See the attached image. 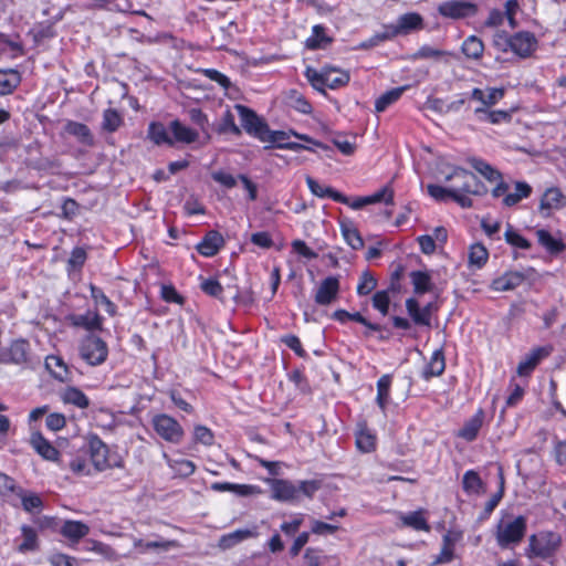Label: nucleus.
I'll list each match as a JSON object with an SVG mask.
<instances>
[{
	"label": "nucleus",
	"mask_w": 566,
	"mask_h": 566,
	"mask_svg": "<svg viewBox=\"0 0 566 566\" xmlns=\"http://www.w3.org/2000/svg\"><path fill=\"white\" fill-rule=\"evenodd\" d=\"M411 283L413 285V292L417 295H423L433 290V283L431 276L426 271H412L410 273Z\"/></svg>",
	"instance_id": "obj_40"
},
{
	"label": "nucleus",
	"mask_w": 566,
	"mask_h": 566,
	"mask_svg": "<svg viewBox=\"0 0 566 566\" xmlns=\"http://www.w3.org/2000/svg\"><path fill=\"white\" fill-rule=\"evenodd\" d=\"M462 489L467 494H481L484 492V483L479 473L468 470L462 478Z\"/></svg>",
	"instance_id": "obj_42"
},
{
	"label": "nucleus",
	"mask_w": 566,
	"mask_h": 566,
	"mask_svg": "<svg viewBox=\"0 0 566 566\" xmlns=\"http://www.w3.org/2000/svg\"><path fill=\"white\" fill-rule=\"evenodd\" d=\"M22 542L18 545L20 553L34 552L39 548L36 531L29 526L22 525L21 527Z\"/></svg>",
	"instance_id": "obj_46"
},
{
	"label": "nucleus",
	"mask_w": 566,
	"mask_h": 566,
	"mask_svg": "<svg viewBox=\"0 0 566 566\" xmlns=\"http://www.w3.org/2000/svg\"><path fill=\"white\" fill-rule=\"evenodd\" d=\"M495 45L501 48L503 52L511 50L522 59L530 57L537 48V39L532 32L520 31L513 35L505 32L497 35Z\"/></svg>",
	"instance_id": "obj_4"
},
{
	"label": "nucleus",
	"mask_w": 566,
	"mask_h": 566,
	"mask_svg": "<svg viewBox=\"0 0 566 566\" xmlns=\"http://www.w3.org/2000/svg\"><path fill=\"white\" fill-rule=\"evenodd\" d=\"M339 291V279L337 276L329 275L321 281L315 292L314 301L319 306H328L338 298Z\"/></svg>",
	"instance_id": "obj_12"
},
{
	"label": "nucleus",
	"mask_w": 566,
	"mask_h": 566,
	"mask_svg": "<svg viewBox=\"0 0 566 566\" xmlns=\"http://www.w3.org/2000/svg\"><path fill=\"white\" fill-rule=\"evenodd\" d=\"M81 212V206L76 200L70 197H65L61 205V214L60 217L65 220H73Z\"/></svg>",
	"instance_id": "obj_62"
},
{
	"label": "nucleus",
	"mask_w": 566,
	"mask_h": 566,
	"mask_svg": "<svg viewBox=\"0 0 566 566\" xmlns=\"http://www.w3.org/2000/svg\"><path fill=\"white\" fill-rule=\"evenodd\" d=\"M394 36L408 35L424 28L423 18L418 12H407L398 17L396 23L388 24Z\"/></svg>",
	"instance_id": "obj_13"
},
{
	"label": "nucleus",
	"mask_w": 566,
	"mask_h": 566,
	"mask_svg": "<svg viewBox=\"0 0 566 566\" xmlns=\"http://www.w3.org/2000/svg\"><path fill=\"white\" fill-rule=\"evenodd\" d=\"M339 228L344 240L353 250L364 248V240L350 219L344 218L339 220Z\"/></svg>",
	"instance_id": "obj_27"
},
{
	"label": "nucleus",
	"mask_w": 566,
	"mask_h": 566,
	"mask_svg": "<svg viewBox=\"0 0 566 566\" xmlns=\"http://www.w3.org/2000/svg\"><path fill=\"white\" fill-rule=\"evenodd\" d=\"M525 280V275L520 271H507L491 282L490 289L495 292L513 291Z\"/></svg>",
	"instance_id": "obj_22"
},
{
	"label": "nucleus",
	"mask_w": 566,
	"mask_h": 566,
	"mask_svg": "<svg viewBox=\"0 0 566 566\" xmlns=\"http://www.w3.org/2000/svg\"><path fill=\"white\" fill-rule=\"evenodd\" d=\"M536 237L539 245H542L551 255H559L566 249L564 241L560 238L553 237L546 229H538L536 231Z\"/></svg>",
	"instance_id": "obj_26"
},
{
	"label": "nucleus",
	"mask_w": 566,
	"mask_h": 566,
	"mask_svg": "<svg viewBox=\"0 0 566 566\" xmlns=\"http://www.w3.org/2000/svg\"><path fill=\"white\" fill-rule=\"evenodd\" d=\"M154 431L165 441L174 444L181 442L185 431L181 424L166 413L155 415L151 419Z\"/></svg>",
	"instance_id": "obj_7"
},
{
	"label": "nucleus",
	"mask_w": 566,
	"mask_h": 566,
	"mask_svg": "<svg viewBox=\"0 0 566 566\" xmlns=\"http://www.w3.org/2000/svg\"><path fill=\"white\" fill-rule=\"evenodd\" d=\"M504 239L507 244L517 249L530 250L532 248L531 241L514 230L510 223L507 224L506 231L504 233Z\"/></svg>",
	"instance_id": "obj_55"
},
{
	"label": "nucleus",
	"mask_w": 566,
	"mask_h": 566,
	"mask_svg": "<svg viewBox=\"0 0 566 566\" xmlns=\"http://www.w3.org/2000/svg\"><path fill=\"white\" fill-rule=\"evenodd\" d=\"M91 297L97 305L104 306L105 311L108 315L114 316L116 314V305L109 300V297L104 293V291L94 285L90 284Z\"/></svg>",
	"instance_id": "obj_51"
},
{
	"label": "nucleus",
	"mask_w": 566,
	"mask_h": 566,
	"mask_svg": "<svg viewBox=\"0 0 566 566\" xmlns=\"http://www.w3.org/2000/svg\"><path fill=\"white\" fill-rule=\"evenodd\" d=\"M333 42V38L326 34V28L322 24H316L312 28V34L305 41V46L308 50L325 49Z\"/></svg>",
	"instance_id": "obj_33"
},
{
	"label": "nucleus",
	"mask_w": 566,
	"mask_h": 566,
	"mask_svg": "<svg viewBox=\"0 0 566 566\" xmlns=\"http://www.w3.org/2000/svg\"><path fill=\"white\" fill-rule=\"evenodd\" d=\"M169 130L171 135L172 147L176 144H192L198 140V130L188 127L179 119H174L169 124Z\"/></svg>",
	"instance_id": "obj_18"
},
{
	"label": "nucleus",
	"mask_w": 566,
	"mask_h": 566,
	"mask_svg": "<svg viewBox=\"0 0 566 566\" xmlns=\"http://www.w3.org/2000/svg\"><path fill=\"white\" fill-rule=\"evenodd\" d=\"M489 259L486 248L481 243H474L470 247L469 263L476 269H481Z\"/></svg>",
	"instance_id": "obj_54"
},
{
	"label": "nucleus",
	"mask_w": 566,
	"mask_h": 566,
	"mask_svg": "<svg viewBox=\"0 0 566 566\" xmlns=\"http://www.w3.org/2000/svg\"><path fill=\"white\" fill-rule=\"evenodd\" d=\"M479 7L470 0H447L438 6V13L447 19L462 20L475 17Z\"/></svg>",
	"instance_id": "obj_10"
},
{
	"label": "nucleus",
	"mask_w": 566,
	"mask_h": 566,
	"mask_svg": "<svg viewBox=\"0 0 566 566\" xmlns=\"http://www.w3.org/2000/svg\"><path fill=\"white\" fill-rule=\"evenodd\" d=\"M427 191L436 201L446 202L451 199L461 208L469 209L473 207V200L468 196L459 193V191L454 190L453 187L447 188L440 185L430 184L427 186Z\"/></svg>",
	"instance_id": "obj_11"
},
{
	"label": "nucleus",
	"mask_w": 566,
	"mask_h": 566,
	"mask_svg": "<svg viewBox=\"0 0 566 566\" xmlns=\"http://www.w3.org/2000/svg\"><path fill=\"white\" fill-rule=\"evenodd\" d=\"M392 384V375L385 374L377 380L376 403L382 412L387 410L390 402V389Z\"/></svg>",
	"instance_id": "obj_34"
},
{
	"label": "nucleus",
	"mask_w": 566,
	"mask_h": 566,
	"mask_svg": "<svg viewBox=\"0 0 566 566\" xmlns=\"http://www.w3.org/2000/svg\"><path fill=\"white\" fill-rule=\"evenodd\" d=\"M21 500L22 509L28 513H39L43 507V501L41 496L34 492L25 491L22 488H18L14 493Z\"/></svg>",
	"instance_id": "obj_38"
},
{
	"label": "nucleus",
	"mask_w": 566,
	"mask_h": 566,
	"mask_svg": "<svg viewBox=\"0 0 566 566\" xmlns=\"http://www.w3.org/2000/svg\"><path fill=\"white\" fill-rule=\"evenodd\" d=\"M533 192V188L526 181H515L514 192L504 196L502 203L505 207H514L523 199L528 198Z\"/></svg>",
	"instance_id": "obj_36"
},
{
	"label": "nucleus",
	"mask_w": 566,
	"mask_h": 566,
	"mask_svg": "<svg viewBox=\"0 0 566 566\" xmlns=\"http://www.w3.org/2000/svg\"><path fill=\"white\" fill-rule=\"evenodd\" d=\"M174 546H176L175 541L160 539L144 542L140 538L134 541V547L138 549L139 553H146L150 549L169 551Z\"/></svg>",
	"instance_id": "obj_53"
},
{
	"label": "nucleus",
	"mask_w": 566,
	"mask_h": 566,
	"mask_svg": "<svg viewBox=\"0 0 566 566\" xmlns=\"http://www.w3.org/2000/svg\"><path fill=\"white\" fill-rule=\"evenodd\" d=\"M377 286V280L373 275V273L368 270L364 271L359 276V282L357 285V294L359 296L368 295L374 291Z\"/></svg>",
	"instance_id": "obj_59"
},
{
	"label": "nucleus",
	"mask_w": 566,
	"mask_h": 566,
	"mask_svg": "<svg viewBox=\"0 0 566 566\" xmlns=\"http://www.w3.org/2000/svg\"><path fill=\"white\" fill-rule=\"evenodd\" d=\"M398 287L391 283L387 290L377 291L371 298L373 307L377 310L382 316L388 315L390 306V291L396 292Z\"/></svg>",
	"instance_id": "obj_44"
},
{
	"label": "nucleus",
	"mask_w": 566,
	"mask_h": 566,
	"mask_svg": "<svg viewBox=\"0 0 566 566\" xmlns=\"http://www.w3.org/2000/svg\"><path fill=\"white\" fill-rule=\"evenodd\" d=\"M461 538V534L454 531H448L442 537V547L439 555L436 556L433 564H448L454 557L455 543Z\"/></svg>",
	"instance_id": "obj_25"
},
{
	"label": "nucleus",
	"mask_w": 566,
	"mask_h": 566,
	"mask_svg": "<svg viewBox=\"0 0 566 566\" xmlns=\"http://www.w3.org/2000/svg\"><path fill=\"white\" fill-rule=\"evenodd\" d=\"M368 205L385 202L386 205H394V190L388 186L380 188L378 191L370 196H366Z\"/></svg>",
	"instance_id": "obj_64"
},
{
	"label": "nucleus",
	"mask_w": 566,
	"mask_h": 566,
	"mask_svg": "<svg viewBox=\"0 0 566 566\" xmlns=\"http://www.w3.org/2000/svg\"><path fill=\"white\" fill-rule=\"evenodd\" d=\"M30 343L24 338H17L8 347L0 349V364L24 366L30 363Z\"/></svg>",
	"instance_id": "obj_9"
},
{
	"label": "nucleus",
	"mask_w": 566,
	"mask_h": 566,
	"mask_svg": "<svg viewBox=\"0 0 566 566\" xmlns=\"http://www.w3.org/2000/svg\"><path fill=\"white\" fill-rule=\"evenodd\" d=\"M235 109L240 116L241 125L247 134L264 143V135L269 133L268 123L252 108L245 105L237 104Z\"/></svg>",
	"instance_id": "obj_8"
},
{
	"label": "nucleus",
	"mask_w": 566,
	"mask_h": 566,
	"mask_svg": "<svg viewBox=\"0 0 566 566\" xmlns=\"http://www.w3.org/2000/svg\"><path fill=\"white\" fill-rule=\"evenodd\" d=\"M499 475H500L499 491L496 493H494L491 496V499L485 503L484 509L479 516V521L488 520L504 496V476H503L502 468H500Z\"/></svg>",
	"instance_id": "obj_48"
},
{
	"label": "nucleus",
	"mask_w": 566,
	"mask_h": 566,
	"mask_svg": "<svg viewBox=\"0 0 566 566\" xmlns=\"http://www.w3.org/2000/svg\"><path fill=\"white\" fill-rule=\"evenodd\" d=\"M551 354L549 347H536L531 350L526 357L517 365L518 376H530L537 367L541 360Z\"/></svg>",
	"instance_id": "obj_21"
},
{
	"label": "nucleus",
	"mask_w": 566,
	"mask_h": 566,
	"mask_svg": "<svg viewBox=\"0 0 566 566\" xmlns=\"http://www.w3.org/2000/svg\"><path fill=\"white\" fill-rule=\"evenodd\" d=\"M335 71V69H328L325 78V86H327L331 90L340 88L347 85L350 80V76L347 72H339L338 75L333 76V73Z\"/></svg>",
	"instance_id": "obj_61"
},
{
	"label": "nucleus",
	"mask_w": 566,
	"mask_h": 566,
	"mask_svg": "<svg viewBox=\"0 0 566 566\" xmlns=\"http://www.w3.org/2000/svg\"><path fill=\"white\" fill-rule=\"evenodd\" d=\"M405 306L409 318L397 315L390 317V322L396 329L410 331L412 325L427 328L432 327L430 317H428L423 306L420 305L416 297H408L405 301Z\"/></svg>",
	"instance_id": "obj_5"
},
{
	"label": "nucleus",
	"mask_w": 566,
	"mask_h": 566,
	"mask_svg": "<svg viewBox=\"0 0 566 566\" xmlns=\"http://www.w3.org/2000/svg\"><path fill=\"white\" fill-rule=\"evenodd\" d=\"M444 353L442 348H439L432 353L430 360L422 373V377L428 380L432 377L441 376L444 373Z\"/></svg>",
	"instance_id": "obj_32"
},
{
	"label": "nucleus",
	"mask_w": 566,
	"mask_h": 566,
	"mask_svg": "<svg viewBox=\"0 0 566 566\" xmlns=\"http://www.w3.org/2000/svg\"><path fill=\"white\" fill-rule=\"evenodd\" d=\"M408 88V85H403L385 92L375 101V111L377 113L385 112L390 105L395 104Z\"/></svg>",
	"instance_id": "obj_39"
},
{
	"label": "nucleus",
	"mask_w": 566,
	"mask_h": 566,
	"mask_svg": "<svg viewBox=\"0 0 566 566\" xmlns=\"http://www.w3.org/2000/svg\"><path fill=\"white\" fill-rule=\"evenodd\" d=\"M147 138L156 146L166 145L172 147L169 127L161 122H150L147 129Z\"/></svg>",
	"instance_id": "obj_28"
},
{
	"label": "nucleus",
	"mask_w": 566,
	"mask_h": 566,
	"mask_svg": "<svg viewBox=\"0 0 566 566\" xmlns=\"http://www.w3.org/2000/svg\"><path fill=\"white\" fill-rule=\"evenodd\" d=\"M87 259V253L84 248L82 247H75L71 255L67 260L66 270L67 272H72L75 270H81L83 265L85 264Z\"/></svg>",
	"instance_id": "obj_58"
},
{
	"label": "nucleus",
	"mask_w": 566,
	"mask_h": 566,
	"mask_svg": "<svg viewBox=\"0 0 566 566\" xmlns=\"http://www.w3.org/2000/svg\"><path fill=\"white\" fill-rule=\"evenodd\" d=\"M272 499L279 502L297 504L296 482L286 479L271 481Z\"/></svg>",
	"instance_id": "obj_15"
},
{
	"label": "nucleus",
	"mask_w": 566,
	"mask_h": 566,
	"mask_svg": "<svg viewBox=\"0 0 566 566\" xmlns=\"http://www.w3.org/2000/svg\"><path fill=\"white\" fill-rule=\"evenodd\" d=\"M63 129L86 147H93L95 144L94 135L86 124L69 119L65 122Z\"/></svg>",
	"instance_id": "obj_20"
},
{
	"label": "nucleus",
	"mask_w": 566,
	"mask_h": 566,
	"mask_svg": "<svg viewBox=\"0 0 566 566\" xmlns=\"http://www.w3.org/2000/svg\"><path fill=\"white\" fill-rule=\"evenodd\" d=\"M45 367L56 380L62 382L71 381V371L60 356H48L45 358Z\"/></svg>",
	"instance_id": "obj_30"
},
{
	"label": "nucleus",
	"mask_w": 566,
	"mask_h": 566,
	"mask_svg": "<svg viewBox=\"0 0 566 566\" xmlns=\"http://www.w3.org/2000/svg\"><path fill=\"white\" fill-rule=\"evenodd\" d=\"M123 125V117L115 108L103 112L102 129L107 133L116 132Z\"/></svg>",
	"instance_id": "obj_49"
},
{
	"label": "nucleus",
	"mask_w": 566,
	"mask_h": 566,
	"mask_svg": "<svg viewBox=\"0 0 566 566\" xmlns=\"http://www.w3.org/2000/svg\"><path fill=\"white\" fill-rule=\"evenodd\" d=\"M461 51L468 59L480 60L484 52L483 41L475 35H470L463 41Z\"/></svg>",
	"instance_id": "obj_45"
},
{
	"label": "nucleus",
	"mask_w": 566,
	"mask_h": 566,
	"mask_svg": "<svg viewBox=\"0 0 566 566\" xmlns=\"http://www.w3.org/2000/svg\"><path fill=\"white\" fill-rule=\"evenodd\" d=\"M356 447L364 453L373 452L376 449V436L366 427L361 428L356 433Z\"/></svg>",
	"instance_id": "obj_50"
},
{
	"label": "nucleus",
	"mask_w": 566,
	"mask_h": 566,
	"mask_svg": "<svg viewBox=\"0 0 566 566\" xmlns=\"http://www.w3.org/2000/svg\"><path fill=\"white\" fill-rule=\"evenodd\" d=\"M566 207V197L559 188L551 187L546 189L539 201V213L544 218H548L554 210H560Z\"/></svg>",
	"instance_id": "obj_14"
},
{
	"label": "nucleus",
	"mask_w": 566,
	"mask_h": 566,
	"mask_svg": "<svg viewBox=\"0 0 566 566\" xmlns=\"http://www.w3.org/2000/svg\"><path fill=\"white\" fill-rule=\"evenodd\" d=\"M259 535L258 526L253 525L251 528H240L235 530L229 534H226L220 539V546L223 549H229L234 545L248 539L253 538Z\"/></svg>",
	"instance_id": "obj_29"
},
{
	"label": "nucleus",
	"mask_w": 566,
	"mask_h": 566,
	"mask_svg": "<svg viewBox=\"0 0 566 566\" xmlns=\"http://www.w3.org/2000/svg\"><path fill=\"white\" fill-rule=\"evenodd\" d=\"M67 321L72 326L81 327L88 332L103 329V317L97 311L87 310L83 314H71L67 316Z\"/></svg>",
	"instance_id": "obj_17"
},
{
	"label": "nucleus",
	"mask_w": 566,
	"mask_h": 566,
	"mask_svg": "<svg viewBox=\"0 0 566 566\" xmlns=\"http://www.w3.org/2000/svg\"><path fill=\"white\" fill-rule=\"evenodd\" d=\"M21 83V74L14 69L0 70V96L11 94Z\"/></svg>",
	"instance_id": "obj_35"
},
{
	"label": "nucleus",
	"mask_w": 566,
	"mask_h": 566,
	"mask_svg": "<svg viewBox=\"0 0 566 566\" xmlns=\"http://www.w3.org/2000/svg\"><path fill=\"white\" fill-rule=\"evenodd\" d=\"M562 545L563 537L559 533L543 530L528 537V545L524 549V555L528 559L549 560L556 556Z\"/></svg>",
	"instance_id": "obj_2"
},
{
	"label": "nucleus",
	"mask_w": 566,
	"mask_h": 566,
	"mask_svg": "<svg viewBox=\"0 0 566 566\" xmlns=\"http://www.w3.org/2000/svg\"><path fill=\"white\" fill-rule=\"evenodd\" d=\"M306 184L311 192L318 198H331L339 203H348V197L333 187L322 185L312 177L306 178Z\"/></svg>",
	"instance_id": "obj_24"
},
{
	"label": "nucleus",
	"mask_w": 566,
	"mask_h": 566,
	"mask_svg": "<svg viewBox=\"0 0 566 566\" xmlns=\"http://www.w3.org/2000/svg\"><path fill=\"white\" fill-rule=\"evenodd\" d=\"M468 163L471 165L473 169H475L479 174H481L488 181H495L497 179H501L502 172L491 166L485 160L478 158V157H471L468 159Z\"/></svg>",
	"instance_id": "obj_41"
},
{
	"label": "nucleus",
	"mask_w": 566,
	"mask_h": 566,
	"mask_svg": "<svg viewBox=\"0 0 566 566\" xmlns=\"http://www.w3.org/2000/svg\"><path fill=\"white\" fill-rule=\"evenodd\" d=\"M394 38L395 36H394L389 25L385 24L382 27L381 31L376 32L373 36H370L366 41L361 42L359 44V48L364 49V50H368V49H371V48H375V46L379 45L382 42L392 40Z\"/></svg>",
	"instance_id": "obj_56"
},
{
	"label": "nucleus",
	"mask_w": 566,
	"mask_h": 566,
	"mask_svg": "<svg viewBox=\"0 0 566 566\" xmlns=\"http://www.w3.org/2000/svg\"><path fill=\"white\" fill-rule=\"evenodd\" d=\"M452 56L451 52L434 49L430 45H422L417 52L411 55V60H436L440 61L442 57Z\"/></svg>",
	"instance_id": "obj_52"
},
{
	"label": "nucleus",
	"mask_w": 566,
	"mask_h": 566,
	"mask_svg": "<svg viewBox=\"0 0 566 566\" xmlns=\"http://www.w3.org/2000/svg\"><path fill=\"white\" fill-rule=\"evenodd\" d=\"M327 67H325L323 71L317 72L316 70L312 67H307L305 71V76L308 80V82L312 84V86L319 91L324 92L325 86V78L327 74Z\"/></svg>",
	"instance_id": "obj_63"
},
{
	"label": "nucleus",
	"mask_w": 566,
	"mask_h": 566,
	"mask_svg": "<svg viewBox=\"0 0 566 566\" xmlns=\"http://www.w3.org/2000/svg\"><path fill=\"white\" fill-rule=\"evenodd\" d=\"M193 441L205 447H211L214 443V433L203 424H197L193 428Z\"/></svg>",
	"instance_id": "obj_60"
},
{
	"label": "nucleus",
	"mask_w": 566,
	"mask_h": 566,
	"mask_svg": "<svg viewBox=\"0 0 566 566\" xmlns=\"http://www.w3.org/2000/svg\"><path fill=\"white\" fill-rule=\"evenodd\" d=\"M87 446L91 461L97 471L124 467L123 458L116 451H111L97 434L88 437Z\"/></svg>",
	"instance_id": "obj_3"
},
{
	"label": "nucleus",
	"mask_w": 566,
	"mask_h": 566,
	"mask_svg": "<svg viewBox=\"0 0 566 566\" xmlns=\"http://www.w3.org/2000/svg\"><path fill=\"white\" fill-rule=\"evenodd\" d=\"M223 245L224 239L222 234L217 230H210L196 245V250L198 251L199 254L206 258H211L214 256Z\"/></svg>",
	"instance_id": "obj_19"
},
{
	"label": "nucleus",
	"mask_w": 566,
	"mask_h": 566,
	"mask_svg": "<svg viewBox=\"0 0 566 566\" xmlns=\"http://www.w3.org/2000/svg\"><path fill=\"white\" fill-rule=\"evenodd\" d=\"M402 522L406 526L412 527L416 531H429L430 526L420 511L411 512L402 516Z\"/></svg>",
	"instance_id": "obj_57"
},
{
	"label": "nucleus",
	"mask_w": 566,
	"mask_h": 566,
	"mask_svg": "<svg viewBox=\"0 0 566 566\" xmlns=\"http://www.w3.org/2000/svg\"><path fill=\"white\" fill-rule=\"evenodd\" d=\"M323 488V481L321 479L303 480L296 482L297 503L303 497L312 500L317 491Z\"/></svg>",
	"instance_id": "obj_43"
},
{
	"label": "nucleus",
	"mask_w": 566,
	"mask_h": 566,
	"mask_svg": "<svg viewBox=\"0 0 566 566\" xmlns=\"http://www.w3.org/2000/svg\"><path fill=\"white\" fill-rule=\"evenodd\" d=\"M485 412L482 408H479L475 413L468 419L462 428L458 431V437L464 439L468 442H472L478 438L479 431L483 426Z\"/></svg>",
	"instance_id": "obj_23"
},
{
	"label": "nucleus",
	"mask_w": 566,
	"mask_h": 566,
	"mask_svg": "<svg viewBox=\"0 0 566 566\" xmlns=\"http://www.w3.org/2000/svg\"><path fill=\"white\" fill-rule=\"evenodd\" d=\"M526 532V516L501 511V517L494 526L493 534L501 549H513L522 543Z\"/></svg>",
	"instance_id": "obj_1"
},
{
	"label": "nucleus",
	"mask_w": 566,
	"mask_h": 566,
	"mask_svg": "<svg viewBox=\"0 0 566 566\" xmlns=\"http://www.w3.org/2000/svg\"><path fill=\"white\" fill-rule=\"evenodd\" d=\"M80 356L91 366H99L108 357V346L101 337L88 334L80 343Z\"/></svg>",
	"instance_id": "obj_6"
},
{
	"label": "nucleus",
	"mask_w": 566,
	"mask_h": 566,
	"mask_svg": "<svg viewBox=\"0 0 566 566\" xmlns=\"http://www.w3.org/2000/svg\"><path fill=\"white\" fill-rule=\"evenodd\" d=\"M61 534L70 541L77 542L90 533V527L81 521H65Z\"/></svg>",
	"instance_id": "obj_37"
},
{
	"label": "nucleus",
	"mask_w": 566,
	"mask_h": 566,
	"mask_svg": "<svg viewBox=\"0 0 566 566\" xmlns=\"http://www.w3.org/2000/svg\"><path fill=\"white\" fill-rule=\"evenodd\" d=\"M30 444L44 460L59 462L62 467L59 450L40 431L32 432Z\"/></svg>",
	"instance_id": "obj_16"
},
{
	"label": "nucleus",
	"mask_w": 566,
	"mask_h": 566,
	"mask_svg": "<svg viewBox=\"0 0 566 566\" xmlns=\"http://www.w3.org/2000/svg\"><path fill=\"white\" fill-rule=\"evenodd\" d=\"M60 398L65 405H73L80 409L88 408L90 398L77 387L69 386L60 392Z\"/></svg>",
	"instance_id": "obj_31"
},
{
	"label": "nucleus",
	"mask_w": 566,
	"mask_h": 566,
	"mask_svg": "<svg viewBox=\"0 0 566 566\" xmlns=\"http://www.w3.org/2000/svg\"><path fill=\"white\" fill-rule=\"evenodd\" d=\"M452 176H464L471 180L472 189L470 195L482 197L489 191L488 187L476 177V175L465 168L455 166L452 170Z\"/></svg>",
	"instance_id": "obj_47"
}]
</instances>
